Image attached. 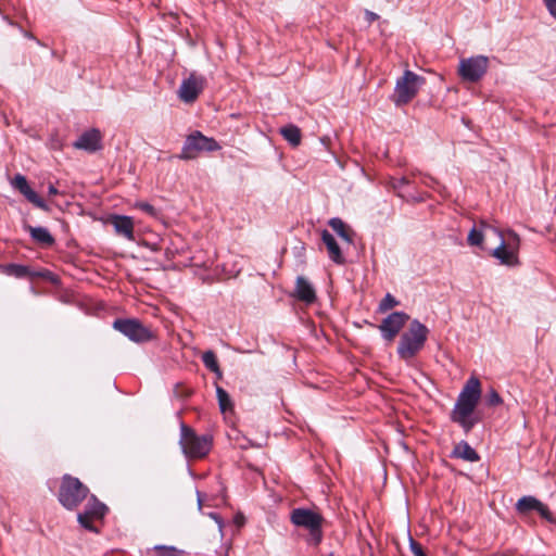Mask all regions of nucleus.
<instances>
[{
	"label": "nucleus",
	"mask_w": 556,
	"mask_h": 556,
	"mask_svg": "<svg viewBox=\"0 0 556 556\" xmlns=\"http://www.w3.org/2000/svg\"><path fill=\"white\" fill-rule=\"evenodd\" d=\"M480 399V380L471 376L459 392L450 413L451 421L457 424L465 434H468L481 421L480 415L476 412Z\"/></svg>",
	"instance_id": "obj_1"
},
{
	"label": "nucleus",
	"mask_w": 556,
	"mask_h": 556,
	"mask_svg": "<svg viewBox=\"0 0 556 556\" xmlns=\"http://www.w3.org/2000/svg\"><path fill=\"white\" fill-rule=\"evenodd\" d=\"M429 329L418 319H413L408 329L402 333L396 349L397 356L408 363L425 346L428 339Z\"/></svg>",
	"instance_id": "obj_2"
},
{
	"label": "nucleus",
	"mask_w": 556,
	"mask_h": 556,
	"mask_svg": "<svg viewBox=\"0 0 556 556\" xmlns=\"http://www.w3.org/2000/svg\"><path fill=\"white\" fill-rule=\"evenodd\" d=\"M90 491L78 478L65 473L61 478L58 492L59 503L67 510H75L87 497Z\"/></svg>",
	"instance_id": "obj_3"
},
{
	"label": "nucleus",
	"mask_w": 556,
	"mask_h": 556,
	"mask_svg": "<svg viewBox=\"0 0 556 556\" xmlns=\"http://www.w3.org/2000/svg\"><path fill=\"white\" fill-rule=\"evenodd\" d=\"M213 437L211 434L199 435L186 424H180L179 445L188 458H203L212 448Z\"/></svg>",
	"instance_id": "obj_4"
},
{
	"label": "nucleus",
	"mask_w": 556,
	"mask_h": 556,
	"mask_svg": "<svg viewBox=\"0 0 556 556\" xmlns=\"http://www.w3.org/2000/svg\"><path fill=\"white\" fill-rule=\"evenodd\" d=\"M291 522L299 528H304L308 531L307 543L317 546L321 543L323 522L324 518L320 514L304 507L292 509L290 514Z\"/></svg>",
	"instance_id": "obj_5"
},
{
	"label": "nucleus",
	"mask_w": 556,
	"mask_h": 556,
	"mask_svg": "<svg viewBox=\"0 0 556 556\" xmlns=\"http://www.w3.org/2000/svg\"><path fill=\"white\" fill-rule=\"evenodd\" d=\"M425 77L413 71H404L402 77L396 80L394 93L391 99L396 106H402L410 102L418 93L420 87L425 84Z\"/></svg>",
	"instance_id": "obj_6"
},
{
	"label": "nucleus",
	"mask_w": 556,
	"mask_h": 556,
	"mask_svg": "<svg viewBox=\"0 0 556 556\" xmlns=\"http://www.w3.org/2000/svg\"><path fill=\"white\" fill-rule=\"evenodd\" d=\"M87 504L84 511L77 515V521L81 528L99 533L100 530L94 526L96 520H102L108 513V507L104 503L100 502L93 494H89L87 497Z\"/></svg>",
	"instance_id": "obj_7"
},
{
	"label": "nucleus",
	"mask_w": 556,
	"mask_h": 556,
	"mask_svg": "<svg viewBox=\"0 0 556 556\" xmlns=\"http://www.w3.org/2000/svg\"><path fill=\"white\" fill-rule=\"evenodd\" d=\"M113 328L136 343H144L153 339L151 329L137 318H117L113 323Z\"/></svg>",
	"instance_id": "obj_8"
},
{
	"label": "nucleus",
	"mask_w": 556,
	"mask_h": 556,
	"mask_svg": "<svg viewBox=\"0 0 556 556\" xmlns=\"http://www.w3.org/2000/svg\"><path fill=\"white\" fill-rule=\"evenodd\" d=\"M219 149L220 146L214 138L205 137L200 131H195L187 137L179 157L182 160H192L198 156L199 152H213Z\"/></svg>",
	"instance_id": "obj_9"
},
{
	"label": "nucleus",
	"mask_w": 556,
	"mask_h": 556,
	"mask_svg": "<svg viewBox=\"0 0 556 556\" xmlns=\"http://www.w3.org/2000/svg\"><path fill=\"white\" fill-rule=\"evenodd\" d=\"M488 67L489 59L484 55H476L460 60L458 72L464 80L477 83L484 76Z\"/></svg>",
	"instance_id": "obj_10"
},
{
	"label": "nucleus",
	"mask_w": 556,
	"mask_h": 556,
	"mask_svg": "<svg viewBox=\"0 0 556 556\" xmlns=\"http://www.w3.org/2000/svg\"><path fill=\"white\" fill-rule=\"evenodd\" d=\"M408 320L409 315L405 312H393L389 314L379 325L381 337L387 341H392Z\"/></svg>",
	"instance_id": "obj_11"
},
{
	"label": "nucleus",
	"mask_w": 556,
	"mask_h": 556,
	"mask_svg": "<svg viewBox=\"0 0 556 556\" xmlns=\"http://www.w3.org/2000/svg\"><path fill=\"white\" fill-rule=\"evenodd\" d=\"M205 85L203 76L191 74L187 79H184L179 87V98L186 103H192L197 100L202 92Z\"/></svg>",
	"instance_id": "obj_12"
},
{
	"label": "nucleus",
	"mask_w": 556,
	"mask_h": 556,
	"mask_svg": "<svg viewBox=\"0 0 556 556\" xmlns=\"http://www.w3.org/2000/svg\"><path fill=\"white\" fill-rule=\"evenodd\" d=\"M12 186L18 190L31 204L36 207L48 212L50 208L47 203L34 191L25 176L22 174H16L12 180Z\"/></svg>",
	"instance_id": "obj_13"
},
{
	"label": "nucleus",
	"mask_w": 556,
	"mask_h": 556,
	"mask_svg": "<svg viewBox=\"0 0 556 556\" xmlns=\"http://www.w3.org/2000/svg\"><path fill=\"white\" fill-rule=\"evenodd\" d=\"M102 137L100 130L92 128L85 131L74 142L76 149L85 150L87 152H96L102 148Z\"/></svg>",
	"instance_id": "obj_14"
},
{
	"label": "nucleus",
	"mask_w": 556,
	"mask_h": 556,
	"mask_svg": "<svg viewBox=\"0 0 556 556\" xmlns=\"http://www.w3.org/2000/svg\"><path fill=\"white\" fill-rule=\"evenodd\" d=\"M293 295L301 302L312 304L316 301V291L313 285L303 276H299L295 281Z\"/></svg>",
	"instance_id": "obj_15"
},
{
	"label": "nucleus",
	"mask_w": 556,
	"mask_h": 556,
	"mask_svg": "<svg viewBox=\"0 0 556 556\" xmlns=\"http://www.w3.org/2000/svg\"><path fill=\"white\" fill-rule=\"evenodd\" d=\"M321 240L327 248L329 258L338 265L344 264L345 258L343 253L334 237L327 229L321 231Z\"/></svg>",
	"instance_id": "obj_16"
},
{
	"label": "nucleus",
	"mask_w": 556,
	"mask_h": 556,
	"mask_svg": "<svg viewBox=\"0 0 556 556\" xmlns=\"http://www.w3.org/2000/svg\"><path fill=\"white\" fill-rule=\"evenodd\" d=\"M489 233L498 236L501 231L495 227L489 225L486 222L482 220L480 222L479 229L472 227L471 230L469 231L467 238L468 243L470 245L481 247L484 237L488 236Z\"/></svg>",
	"instance_id": "obj_17"
},
{
	"label": "nucleus",
	"mask_w": 556,
	"mask_h": 556,
	"mask_svg": "<svg viewBox=\"0 0 556 556\" xmlns=\"http://www.w3.org/2000/svg\"><path fill=\"white\" fill-rule=\"evenodd\" d=\"M500 238V244L497 248L493 250L492 255L500 260L501 264L507 265V266H515L518 264V256L517 253L511 250L507 249L505 244L504 237L502 232L498 235Z\"/></svg>",
	"instance_id": "obj_18"
},
{
	"label": "nucleus",
	"mask_w": 556,
	"mask_h": 556,
	"mask_svg": "<svg viewBox=\"0 0 556 556\" xmlns=\"http://www.w3.org/2000/svg\"><path fill=\"white\" fill-rule=\"evenodd\" d=\"M24 229L29 232L30 238L42 247H52L55 243V239L50 231L42 226H30L25 225Z\"/></svg>",
	"instance_id": "obj_19"
},
{
	"label": "nucleus",
	"mask_w": 556,
	"mask_h": 556,
	"mask_svg": "<svg viewBox=\"0 0 556 556\" xmlns=\"http://www.w3.org/2000/svg\"><path fill=\"white\" fill-rule=\"evenodd\" d=\"M451 457L464 459V460L470 462V463H476L480 459V456L476 452V450L472 448L470 446V444L464 440L454 446V448L451 453Z\"/></svg>",
	"instance_id": "obj_20"
},
{
	"label": "nucleus",
	"mask_w": 556,
	"mask_h": 556,
	"mask_svg": "<svg viewBox=\"0 0 556 556\" xmlns=\"http://www.w3.org/2000/svg\"><path fill=\"white\" fill-rule=\"evenodd\" d=\"M115 231L124 236L128 240H134V222L131 217L125 215H116L112 222Z\"/></svg>",
	"instance_id": "obj_21"
},
{
	"label": "nucleus",
	"mask_w": 556,
	"mask_h": 556,
	"mask_svg": "<svg viewBox=\"0 0 556 556\" xmlns=\"http://www.w3.org/2000/svg\"><path fill=\"white\" fill-rule=\"evenodd\" d=\"M328 225L348 244L353 243L355 232L339 217H332Z\"/></svg>",
	"instance_id": "obj_22"
},
{
	"label": "nucleus",
	"mask_w": 556,
	"mask_h": 556,
	"mask_svg": "<svg viewBox=\"0 0 556 556\" xmlns=\"http://www.w3.org/2000/svg\"><path fill=\"white\" fill-rule=\"evenodd\" d=\"M279 132L292 147H298L301 143V129L298 126L289 124L281 127Z\"/></svg>",
	"instance_id": "obj_23"
},
{
	"label": "nucleus",
	"mask_w": 556,
	"mask_h": 556,
	"mask_svg": "<svg viewBox=\"0 0 556 556\" xmlns=\"http://www.w3.org/2000/svg\"><path fill=\"white\" fill-rule=\"evenodd\" d=\"M186 552L172 545H155L147 551V556H185Z\"/></svg>",
	"instance_id": "obj_24"
},
{
	"label": "nucleus",
	"mask_w": 556,
	"mask_h": 556,
	"mask_svg": "<svg viewBox=\"0 0 556 556\" xmlns=\"http://www.w3.org/2000/svg\"><path fill=\"white\" fill-rule=\"evenodd\" d=\"M0 270L5 275L13 276L15 278H25L31 275L28 266L15 263L0 265Z\"/></svg>",
	"instance_id": "obj_25"
},
{
	"label": "nucleus",
	"mask_w": 556,
	"mask_h": 556,
	"mask_svg": "<svg viewBox=\"0 0 556 556\" xmlns=\"http://www.w3.org/2000/svg\"><path fill=\"white\" fill-rule=\"evenodd\" d=\"M201 358H202L204 366L210 371L214 372L217 376V378H222L223 374H222L216 354L212 350L205 351L202 354Z\"/></svg>",
	"instance_id": "obj_26"
},
{
	"label": "nucleus",
	"mask_w": 556,
	"mask_h": 556,
	"mask_svg": "<svg viewBox=\"0 0 556 556\" xmlns=\"http://www.w3.org/2000/svg\"><path fill=\"white\" fill-rule=\"evenodd\" d=\"M540 502L534 496H522L518 500L516 504V509L519 514H528L532 510H536L538 506H540Z\"/></svg>",
	"instance_id": "obj_27"
},
{
	"label": "nucleus",
	"mask_w": 556,
	"mask_h": 556,
	"mask_svg": "<svg viewBox=\"0 0 556 556\" xmlns=\"http://www.w3.org/2000/svg\"><path fill=\"white\" fill-rule=\"evenodd\" d=\"M216 396H217L219 409L222 413H226V412L232 409L233 405H232L231 399L225 389L217 386L216 387Z\"/></svg>",
	"instance_id": "obj_28"
},
{
	"label": "nucleus",
	"mask_w": 556,
	"mask_h": 556,
	"mask_svg": "<svg viewBox=\"0 0 556 556\" xmlns=\"http://www.w3.org/2000/svg\"><path fill=\"white\" fill-rule=\"evenodd\" d=\"M408 184H409V180L406 177L390 179L391 188L396 192V194L400 198H403V199L405 198V194L403 193L402 189L404 186H407Z\"/></svg>",
	"instance_id": "obj_29"
},
{
	"label": "nucleus",
	"mask_w": 556,
	"mask_h": 556,
	"mask_svg": "<svg viewBox=\"0 0 556 556\" xmlns=\"http://www.w3.org/2000/svg\"><path fill=\"white\" fill-rule=\"evenodd\" d=\"M399 304L400 302L391 293H387L379 304V312H387Z\"/></svg>",
	"instance_id": "obj_30"
},
{
	"label": "nucleus",
	"mask_w": 556,
	"mask_h": 556,
	"mask_svg": "<svg viewBox=\"0 0 556 556\" xmlns=\"http://www.w3.org/2000/svg\"><path fill=\"white\" fill-rule=\"evenodd\" d=\"M485 404L488 406H497V405H501L503 403V400L501 397V395L498 394V392L494 389V388H491L488 393L485 394Z\"/></svg>",
	"instance_id": "obj_31"
},
{
	"label": "nucleus",
	"mask_w": 556,
	"mask_h": 556,
	"mask_svg": "<svg viewBox=\"0 0 556 556\" xmlns=\"http://www.w3.org/2000/svg\"><path fill=\"white\" fill-rule=\"evenodd\" d=\"M535 511H538V513H539V515H540L543 519H545V520H547V521H549V522H552V521L554 520V518H553V515H552L551 510H549V509H548V507H547L545 504H543L542 502H540V506H538V508H536V510H535Z\"/></svg>",
	"instance_id": "obj_32"
},
{
	"label": "nucleus",
	"mask_w": 556,
	"mask_h": 556,
	"mask_svg": "<svg viewBox=\"0 0 556 556\" xmlns=\"http://www.w3.org/2000/svg\"><path fill=\"white\" fill-rule=\"evenodd\" d=\"M409 548L415 556H427L422 546L409 536Z\"/></svg>",
	"instance_id": "obj_33"
},
{
	"label": "nucleus",
	"mask_w": 556,
	"mask_h": 556,
	"mask_svg": "<svg viewBox=\"0 0 556 556\" xmlns=\"http://www.w3.org/2000/svg\"><path fill=\"white\" fill-rule=\"evenodd\" d=\"M137 207L150 216L157 215V210L153 205L149 204L148 202H139L137 204Z\"/></svg>",
	"instance_id": "obj_34"
},
{
	"label": "nucleus",
	"mask_w": 556,
	"mask_h": 556,
	"mask_svg": "<svg viewBox=\"0 0 556 556\" xmlns=\"http://www.w3.org/2000/svg\"><path fill=\"white\" fill-rule=\"evenodd\" d=\"M548 13L556 20V0H543Z\"/></svg>",
	"instance_id": "obj_35"
},
{
	"label": "nucleus",
	"mask_w": 556,
	"mask_h": 556,
	"mask_svg": "<svg viewBox=\"0 0 556 556\" xmlns=\"http://www.w3.org/2000/svg\"><path fill=\"white\" fill-rule=\"evenodd\" d=\"M365 18L366 21L371 24L372 22L377 21L379 18V15L376 14L375 12H371L369 10H366L365 11Z\"/></svg>",
	"instance_id": "obj_36"
},
{
	"label": "nucleus",
	"mask_w": 556,
	"mask_h": 556,
	"mask_svg": "<svg viewBox=\"0 0 556 556\" xmlns=\"http://www.w3.org/2000/svg\"><path fill=\"white\" fill-rule=\"evenodd\" d=\"M421 181L424 185L431 187V188H434V185L438 184V181L431 176H425Z\"/></svg>",
	"instance_id": "obj_37"
},
{
	"label": "nucleus",
	"mask_w": 556,
	"mask_h": 556,
	"mask_svg": "<svg viewBox=\"0 0 556 556\" xmlns=\"http://www.w3.org/2000/svg\"><path fill=\"white\" fill-rule=\"evenodd\" d=\"M48 194L49 195H56L59 194V190L55 188L53 184H49L48 186Z\"/></svg>",
	"instance_id": "obj_38"
},
{
	"label": "nucleus",
	"mask_w": 556,
	"mask_h": 556,
	"mask_svg": "<svg viewBox=\"0 0 556 556\" xmlns=\"http://www.w3.org/2000/svg\"><path fill=\"white\" fill-rule=\"evenodd\" d=\"M201 502H202L201 501V494H200V492H198V504H199V507H201Z\"/></svg>",
	"instance_id": "obj_39"
}]
</instances>
